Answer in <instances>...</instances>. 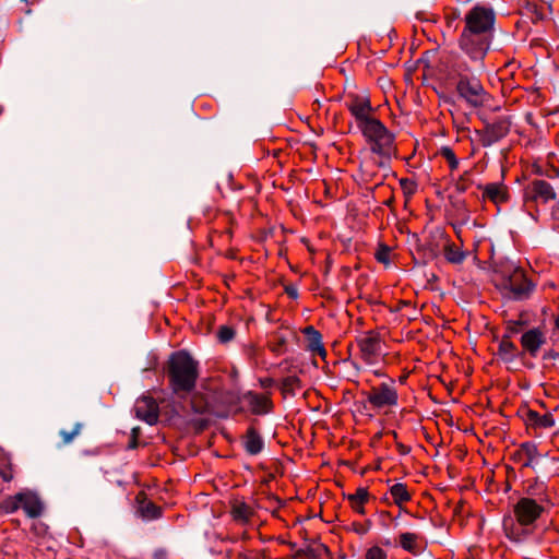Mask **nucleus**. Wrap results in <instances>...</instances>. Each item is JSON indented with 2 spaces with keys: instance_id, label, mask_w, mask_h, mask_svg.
I'll return each instance as SVG.
<instances>
[{
  "instance_id": "obj_1",
  "label": "nucleus",
  "mask_w": 559,
  "mask_h": 559,
  "mask_svg": "<svg viewBox=\"0 0 559 559\" xmlns=\"http://www.w3.org/2000/svg\"><path fill=\"white\" fill-rule=\"evenodd\" d=\"M465 26L459 45L475 67L484 68V59L490 45V31L495 23L491 9L476 5L464 17Z\"/></svg>"
},
{
  "instance_id": "obj_2",
  "label": "nucleus",
  "mask_w": 559,
  "mask_h": 559,
  "mask_svg": "<svg viewBox=\"0 0 559 559\" xmlns=\"http://www.w3.org/2000/svg\"><path fill=\"white\" fill-rule=\"evenodd\" d=\"M544 508L534 499L521 498L513 507V512L503 518V532L506 536L515 543L531 536L535 530V522L540 516Z\"/></svg>"
},
{
  "instance_id": "obj_3",
  "label": "nucleus",
  "mask_w": 559,
  "mask_h": 559,
  "mask_svg": "<svg viewBox=\"0 0 559 559\" xmlns=\"http://www.w3.org/2000/svg\"><path fill=\"white\" fill-rule=\"evenodd\" d=\"M166 373L173 393L182 397L195 386L198 362L186 352H176L167 361Z\"/></svg>"
},
{
  "instance_id": "obj_4",
  "label": "nucleus",
  "mask_w": 559,
  "mask_h": 559,
  "mask_svg": "<svg viewBox=\"0 0 559 559\" xmlns=\"http://www.w3.org/2000/svg\"><path fill=\"white\" fill-rule=\"evenodd\" d=\"M473 69H479L468 66L465 61H457L453 66V73L456 78V92L469 107L478 108L486 105L489 100V94L486 92L480 80L472 75Z\"/></svg>"
},
{
  "instance_id": "obj_5",
  "label": "nucleus",
  "mask_w": 559,
  "mask_h": 559,
  "mask_svg": "<svg viewBox=\"0 0 559 559\" xmlns=\"http://www.w3.org/2000/svg\"><path fill=\"white\" fill-rule=\"evenodd\" d=\"M495 283L504 296L515 300L527 298L534 288L524 271L513 265H508L504 270L497 272Z\"/></svg>"
},
{
  "instance_id": "obj_6",
  "label": "nucleus",
  "mask_w": 559,
  "mask_h": 559,
  "mask_svg": "<svg viewBox=\"0 0 559 559\" xmlns=\"http://www.w3.org/2000/svg\"><path fill=\"white\" fill-rule=\"evenodd\" d=\"M359 130L372 153L385 158H390L395 153V136L380 120L367 122Z\"/></svg>"
},
{
  "instance_id": "obj_7",
  "label": "nucleus",
  "mask_w": 559,
  "mask_h": 559,
  "mask_svg": "<svg viewBox=\"0 0 559 559\" xmlns=\"http://www.w3.org/2000/svg\"><path fill=\"white\" fill-rule=\"evenodd\" d=\"M381 337L376 331H367L356 337V345L359 349V358L367 365L372 366L380 361L382 356Z\"/></svg>"
},
{
  "instance_id": "obj_8",
  "label": "nucleus",
  "mask_w": 559,
  "mask_h": 559,
  "mask_svg": "<svg viewBox=\"0 0 559 559\" xmlns=\"http://www.w3.org/2000/svg\"><path fill=\"white\" fill-rule=\"evenodd\" d=\"M367 400L374 408L392 407L397 404L399 395L393 385L381 383L371 388Z\"/></svg>"
},
{
  "instance_id": "obj_9",
  "label": "nucleus",
  "mask_w": 559,
  "mask_h": 559,
  "mask_svg": "<svg viewBox=\"0 0 559 559\" xmlns=\"http://www.w3.org/2000/svg\"><path fill=\"white\" fill-rule=\"evenodd\" d=\"M524 197L526 200H532L536 203H547L556 199V191L546 180L537 179L525 188Z\"/></svg>"
},
{
  "instance_id": "obj_10",
  "label": "nucleus",
  "mask_w": 559,
  "mask_h": 559,
  "mask_svg": "<svg viewBox=\"0 0 559 559\" xmlns=\"http://www.w3.org/2000/svg\"><path fill=\"white\" fill-rule=\"evenodd\" d=\"M134 412L138 418L144 420L148 425H154L158 420V404L151 396H142L138 399L134 405Z\"/></svg>"
},
{
  "instance_id": "obj_11",
  "label": "nucleus",
  "mask_w": 559,
  "mask_h": 559,
  "mask_svg": "<svg viewBox=\"0 0 559 559\" xmlns=\"http://www.w3.org/2000/svg\"><path fill=\"white\" fill-rule=\"evenodd\" d=\"M347 108L355 117L358 128H362L367 122H371L376 118L371 117L370 102L365 97H353L347 103Z\"/></svg>"
},
{
  "instance_id": "obj_12",
  "label": "nucleus",
  "mask_w": 559,
  "mask_h": 559,
  "mask_svg": "<svg viewBox=\"0 0 559 559\" xmlns=\"http://www.w3.org/2000/svg\"><path fill=\"white\" fill-rule=\"evenodd\" d=\"M478 188L483 191V201H490L499 206L508 200V188L502 183L492 182L479 186Z\"/></svg>"
},
{
  "instance_id": "obj_13",
  "label": "nucleus",
  "mask_w": 559,
  "mask_h": 559,
  "mask_svg": "<svg viewBox=\"0 0 559 559\" xmlns=\"http://www.w3.org/2000/svg\"><path fill=\"white\" fill-rule=\"evenodd\" d=\"M216 400L223 406V409L215 411V414L221 417H226L233 411H241L240 401L242 397L234 391H222L217 394Z\"/></svg>"
},
{
  "instance_id": "obj_14",
  "label": "nucleus",
  "mask_w": 559,
  "mask_h": 559,
  "mask_svg": "<svg viewBox=\"0 0 559 559\" xmlns=\"http://www.w3.org/2000/svg\"><path fill=\"white\" fill-rule=\"evenodd\" d=\"M242 400L248 403L250 411L255 415H264L272 409V401L266 394L249 391L243 394Z\"/></svg>"
},
{
  "instance_id": "obj_15",
  "label": "nucleus",
  "mask_w": 559,
  "mask_h": 559,
  "mask_svg": "<svg viewBox=\"0 0 559 559\" xmlns=\"http://www.w3.org/2000/svg\"><path fill=\"white\" fill-rule=\"evenodd\" d=\"M510 131V126L507 120L500 119L495 121L491 124H488L485 129V133L483 136V145L489 146L495 142H498L502 138H504Z\"/></svg>"
},
{
  "instance_id": "obj_16",
  "label": "nucleus",
  "mask_w": 559,
  "mask_h": 559,
  "mask_svg": "<svg viewBox=\"0 0 559 559\" xmlns=\"http://www.w3.org/2000/svg\"><path fill=\"white\" fill-rule=\"evenodd\" d=\"M302 333L307 337V349L313 355L325 358L326 349L324 348L321 333L312 325L306 326Z\"/></svg>"
},
{
  "instance_id": "obj_17",
  "label": "nucleus",
  "mask_w": 559,
  "mask_h": 559,
  "mask_svg": "<svg viewBox=\"0 0 559 559\" xmlns=\"http://www.w3.org/2000/svg\"><path fill=\"white\" fill-rule=\"evenodd\" d=\"M546 336L539 329H532L521 337L522 347L535 356L539 347L545 343Z\"/></svg>"
},
{
  "instance_id": "obj_18",
  "label": "nucleus",
  "mask_w": 559,
  "mask_h": 559,
  "mask_svg": "<svg viewBox=\"0 0 559 559\" xmlns=\"http://www.w3.org/2000/svg\"><path fill=\"white\" fill-rule=\"evenodd\" d=\"M19 498L22 499L21 507L31 518H37L43 512V504L39 499L32 493H19Z\"/></svg>"
},
{
  "instance_id": "obj_19",
  "label": "nucleus",
  "mask_w": 559,
  "mask_h": 559,
  "mask_svg": "<svg viewBox=\"0 0 559 559\" xmlns=\"http://www.w3.org/2000/svg\"><path fill=\"white\" fill-rule=\"evenodd\" d=\"M370 495L367 488L359 487L354 493L347 495L352 509L358 514H365V504L369 501Z\"/></svg>"
},
{
  "instance_id": "obj_20",
  "label": "nucleus",
  "mask_w": 559,
  "mask_h": 559,
  "mask_svg": "<svg viewBox=\"0 0 559 559\" xmlns=\"http://www.w3.org/2000/svg\"><path fill=\"white\" fill-rule=\"evenodd\" d=\"M243 444L246 451L254 455L261 452L263 440L259 432L253 427H250L245 435Z\"/></svg>"
},
{
  "instance_id": "obj_21",
  "label": "nucleus",
  "mask_w": 559,
  "mask_h": 559,
  "mask_svg": "<svg viewBox=\"0 0 559 559\" xmlns=\"http://www.w3.org/2000/svg\"><path fill=\"white\" fill-rule=\"evenodd\" d=\"M390 495L393 499V502L403 510L404 506L411 501L412 493L409 492L407 486L403 483H396L390 487Z\"/></svg>"
},
{
  "instance_id": "obj_22",
  "label": "nucleus",
  "mask_w": 559,
  "mask_h": 559,
  "mask_svg": "<svg viewBox=\"0 0 559 559\" xmlns=\"http://www.w3.org/2000/svg\"><path fill=\"white\" fill-rule=\"evenodd\" d=\"M419 535L416 533L405 532L399 535V546L405 551L417 555L420 550Z\"/></svg>"
},
{
  "instance_id": "obj_23",
  "label": "nucleus",
  "mask_w": 559,
  "mask_h": 559,
  "mask_svg": "<svg viewBox=\"0 0 559 559\" xmlns=\"http://www.w3.org/2000/svg\"><path fill=\"white\" fill-rule=\"evenodd\" d=\"M527 421L531 425H533L535 427H540V428H549L555 425V418L551 413H545V414L540 415L534 411L528 412Z\"/></svg>"
},
{
  "instance_id": "obj_24",
  "label": "nucleus",
  "mask_w": 559,
  "mask_h": 559,
  "mask_svg": "<svg viewBox=\"0 0 559 559\" xmlns=\"http://www.w3.org/2000/svg\"><path fill=\"white\" fill-rule=\"evenodd\" d=\"M498 353L502 359L513 360L518 354V348L509 338L504 337L499 344Z\"/></svg>"
},
{
  "instance_id": "obj_25",
  "label": "nucleus",
  "mask_w": 559,
  "mask_h": 559,
  "mask_svg": "<svg viewBox=\"0 0 559 559\" xmlns=\"http://www.w3.org/2000/svg\"><path fill=\"white\" fill-rule=\"evenodd\" d=\"M231 513H233V516H234L235 520L246 522V521H248L251 518L252 510L245 502H236L233 506Z\"/></svg>"
},
{
  "instance_id": "obj_26",
  "label": "nucleus",
  "mask_w": 559,
  "mask_h": 559,
  "mask_svg": "<svg viewBox=\"0 0 559 559\" xmlns=\"http://www.w3.org/2000/svg\"><path fill=\"white\" fill-rule=\"evenodd\" d=\"M14 473L9 460L0 461V492L3 490V484L13 479Z\"/></svg>"
},
{
  "instance_id": "obj_27",
  "label": "nucleus",
  "mask_w": 559,
  "mask_h": 559,
  "mask_svg": "<svg viewBox=\"0 0 559 559\" xmlns=\"http://www.w3.org/2000/svg\"><path fill=\"white\" fill-rule=\"evenodd\" d=\"M444 257L449 262L452 263H460L464 259L463 252L451 245L445 247Z\"/></svg>"
},
{
  "instance_id": "obj_28",
  "label": "nucleus",
  "mask_w": 559,
  "mask_h": 559,
  "mask_svg": "<svg viewBox=\"0 0 559 559\" xmlns=\"http://www.w3.org/2000/svg\"><path fill=\"white\" fill-rule=\"evenodd\" d=\"M440 155L449 163V166L452 170L457 168L459 159L456 158L452 148L448 146L441 147Z\"/></svg>"
},
{
  "instance_id": "obj_29",
  "label": "nucleus",
  "mask_w": 559,
  "mask_h": 559,
  "mask_svg": "<svg viewBox=\"0 0 559 559\" xmlns=\"http://www.w3.org/2000/svg\"><path fill=\"white\" fill-rule=\"evenodd\" d=\"M235 336V330L229 325H221L217 331V337L221 343H228Z\"/></svg>"
},
{
  "instance_id": "obj_30",
  "label": "nucleus",
  "mask_w": 559,
  "mask_h": 559,
  "mask_svg": "<svg viewBox=\"0 0 559 559\" xmlns=\"http://www.w3.org/2000/svg\"><path fill=\"white\" fill-rule=\"evenodd\" d=\"M365 559H388V554L383 548L374 545L367 549Z\"/></svg>"
},
{
  "instance_id": "obj_31",
  "label": "nucleus",
  "mask_w": 559,
  "mask_h": 559,
  "mask_svg": "<svg viewBox=\"0 0 559 559\" xmlns=\"http://www.w3.org/2000/svg\"><path fill=\"white\" fill-rule=\"evenodd\" d=\"M391 249L385 245H380L374 253L378 262L388 264L390 262Z\"/></svg>"
},
{
  "instance_id": "obj_32",
  "label": "nucleus",
  "mask_w": 559,
  "mask_h": 559,
  "mask_svg": "<svg viewBox=\"0 0 559 559\" xmlns=\"http://www.w3.org/2000/svg\"><path fill=\"white\" fill-rule=\"evenodd\" d=\"M21 504H22V499L19 498V493L13 497H9L4 501V508L8 512H14L15 510H17L21 507Z\"/></svg>"
},
{
  "instance_id": "obj_33",
  "label": "nucleus",
  "mask_w": 559,
  "mask_h": 559,
  "mask_svg": "<svg viewBox=\"0 0 559 559\" xmlns=\"http://www.w3.org/2000/svg\"><path fill=\"white\" fill-rule=\"evenodd\" d=\"M80 430H81V425L78 424L71 431H66V430H62L60 432L62 439H63V443H70L79 433H80Z\"/></svg>"
},
{
  "instance_id": "obj_34",
  "label": "nucleus",
  "mask_w": 559,
  "mask_h": 559,
  "mask_svg": "<svg viewBox=\"0 0 559 559\" xmlns=\"http://www.w3.org/2000/svg\"><path fill=\"white\" fill-rule=\"evenodd\" d=\"M159 509L153 503H147L142 508V513L147 519H155L159 516Z\"/></svg>"
},
{
  "instance_id": "obj_35",
  "label": "nucleus",
  "mask_w": 559,
  "mask_h": 559,
  "mask_svg": "<svg viewBox=\"0 0 559 559\" xmlns=\"http://www.w3.org/2000/svg\"><path fill=\"white\" fill-rule=\"evenodd\" d=\"M296 386H299V379L297 377L290 376L283 380L284 391L293 392Z\"/></svg>"
},
{
  "instance_id": "obj_36",
  "label": "nucleus",
  "mask_w": 559,
  "mask_h": 559,
  "mask_svg": "<svg viewBox=\"0 0 559 559\" xmlns=\"http://www.w3.org/2000/svg\"><path fill=\"white\" fill-rule=\"evenodd\" d=\"M286 292L293 298H297L298 297V293H297L296 288H287Z\"/></svg>"
},
{
  "instance_id": "obj_37",
  "label": "nucleus",
  "mask_w": 559,
  "mask_h": 559,
  "mask_svg": "<svg viewBox=\"0 0 559 559\" xmlns=\"http://www.w3.org/2000/svg\"><path fill=\"white\" fill-rule=\"evenodd\" d=\"M138 445V439H134V437L131 438L130 440V443H129V448L130 449H135Z\"/></svg>"
},
{
  "instance_id": "obj_38",
  "label": "nucleus",
  "mask_w": 559,
  "mask_h": 559,
  "mask_svg": "<svg viewBox=\"0 0 559 559\" xmlns=\"http://www.w3.org/2000/svg\"><path fill=\"white\" fill-rule=\"evenodd\" d=\"M139 433H140L139 427L132 429V437H134V439H138Z\"/></svg>"
},
{
  "instance_id": "obj_39",
  "label": "nucleus",
  "mask_w": 559,
  "mask_h": 559,
  "mask_svg": "<svg viewBox=\"0 0 559 559\" xmlns=\"http://www.w3.org/2000/svg\"><path fill=\"white\" fill-rule=\"evenodd\" d=\"M401 185H402L404 188H406V185H411V186H413V182H412V181H409L408 179H402V180H401Z\"/></svg>"
},
{
  "instance_id": "obj_40",
  "label": "nucleus",
  "mask_w": 559,
  "mask_h": 559,
  "mask_svg": "<svg viewBox=\"0 0 559 559\" xmlns=\"http://www.w3.org/2000/svg\"><path fill=\"white\" fill-rule=\"evenodd\" d=\"M456 15L454 14L453 17L448 16V24L451 25V21L455 20Z\"/></svg>"
},
{
  "instance_id": "obj_41",
  "label": "nucleus",
  "mask_w": 559,
  "mask_h": 559,
  "mask_svg": "<svg viewBox=\"0 0 559 559\" xmlns=\"http://www.w3.org/2000/svg\"><path fill=\"white\" fill-rule=\"evenodd\" d=\"M555 325L559 328V317L555 318Z\"/></svg>"
},
{
  "instance_id": "obj_42",
  "label": "nucleus",
  "mask_w": 559,
  "mask_h": 559,
  "mask_svg": "<svg viewBox=\"0 0 559 559\" xmlns=\"http://www.w3.org/2000/svg\"><path fill=\"white\" fill-rule=\"evenodd\" d=\"M269 383H270V380L262 381V385H263V386L269 385Z\"/></svg>"
},
{
  "instance_id": "obj_43",
  "label": "nucleus",
  "mask_w": 559,
  "mask_h": 559,
  "mask_svg": "<svg viewBox=\"0 0 559 559\" xmlns=\"http://www.w3.org/2000/svg\"><path fill=\"white\" fill-rule=\"evenodd\" d=\"M352 364H353V366H354L357 370H359V367H358V365H357L356 362H354V361H353Z\"/></svg>"
},
{
  "instance_id": "obj_44",
  "label": "nucleus",
  "mask_w": 559,
  "mask_h": 559,
  "mask_svg": "<svg viewBox=\"0 0 559 559\" xmlns=\"http://www.w3.org/2000/svg\"><path fill=\"white\" fill-rule=\"evenodd\" d=\"M374 374L378 377L381 376L380 371H374Z\"/></svg>"
},
{
  "instance_id": "obj_45",
  "label": "nucleus",
  "mask_w": 559,
  "mask_h": 559,
  "mask_svg": "<svg viewBox=\"0 0 559 559\" xmlns=\"http://www.w3.org/2000/svg\"><path fill=\"white\" fill-rule=\"evenodd\" d=\"M405 189H408V192H412V189H409V186L406 185Z\"/></svg>"
},
{
  "instance_id": "obj_46",
  "label": "nucleus",
  "mask_w": 559,
  "mask_h": 559,
  "mask_svg": "<svg viewBox=\"0 0 559 559\" xmlns=\"http://www.w3.org/2000/svg\"><path fill=\"white\" fill-rule=\"evenodd\" d=\"M405 189H408V192H412V189H409V186L406 185Z\"/></svg>"
}]
</instances>
